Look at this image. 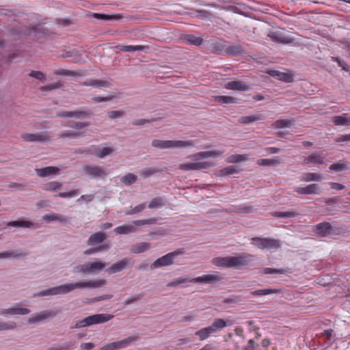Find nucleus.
Wrapping results in <instances>:
<instances>
[{"mask_svg": "<svg viewBox=\"0 0 350 350\" xmlns=\"http://www.w3.org/2000/svg\"><path fill=\"white\" fill-rule=\"evenodd\" d=\"M106 284V280L100 279L98 280H90L79 282L75 283L66 284L58 286L53 287L38 293L37 296H49L56 295H64L71 292L76 288H97Z\"/></svg>", "mask_w": 350, "mask_h": 350, "instance_id": "1", "label": "nucleus"}, {"mask_svg": "<svg viewBox=\"0 0 350 350\" xmlns=\"http://www.w3.org/2000/svg\"><path fill=\"white\" fill-rule=\"evenodd\" d=\"M72 113L76 118H90L92 115L91 110H84L81 108L72 111Z\"/></svg>", "mask_w": 350, "mask_h": 350, "instance_id": "39", "label": "nucleus"}, {"mask_svg": "<svg viewBox=\"0 0 350 350\" xmlns=\"http://www.w3.org/2000/svg\"><path fill=\"white\" fill-rule=\"evenodd\" d=\"M272 215L276 217H283V218H288V217H294L297 215L294 211H286V212H280L275 211L272 213Z\"/></svg>", "mask_w": 350, "mask_h": 350, "instance_id": "47", "label": "nucleus"}, {"mask_svg": "<svg viewBox=\"0 0 350 350\" xmlns=\"http://www.w3.org/2000/svg\"><path fill=\"white\" fill-rule=\"evenodd\" d=\"M347 169V163L344 161H338L329 166V170L336 172H342Z\"/></svg>", "mask_w": 350, "mask_h": 350, "instance_id": "43", "label": "nucleus"}, {"mask_svg": "<svg viewBox=\"0 0 350 350\" xmlns=\"http://www.w3.org/2000/svg\"><path fill=\"white\" fill-rule=\"evenodd\" d=\"M136 180L137 176L132 173H128L121 178V182L126 185L133 184Z\"/></svg>", "mask_w": 350, "mask_h": 350, "instance_id": "40", "label": "nucleus"}, {"mask_svg": "<svg viewBox=\"0 0 350 350\" xmlns=\"http://www.w3.org/2000/svg\"><path fill=\"white\" fill-rule=\"evenodd\" d=\"M294 191L301 195H319L321 189L318 184L313 183L306 187H296Z\"/></svg>", "mask_w": 350, "mask_h": 350, "instance_id": "11", "label": "nucleus"}, {"mask_svg": "<svg viewBox=\"0 0 350 350\" xmlns=\"http://www.w3.org/2000/svg\"><path fill=\"white\" fill-rule=\"evenodd\" d=\"M146 48L147 46L143 45H126L121 46L120 51L126 52H133L135 51H144Z\"/></svg>", "mask_w": 350, "mask_h": 350, "instance_id": "42", "label": "nucleus"}, {"mask_svg": "<svg viewBox=\"0 0 350 350\" xmlns=\"http://www.w3.org/2000/svg\"><path fill=\"white\" fill-rule=\"evenodd\" d=\"M93 16L95 18L105 20V21H111V20L118 21L122 18V16L120 14L107 15V14H104L94 13L93 14Z\"/></svg>", "mask_w": 350, "mask_h": 350, "instance_id": "33", "label": "nucleus"}, {"mask_svg": "<svg viewBox=\"0 0 350 350\" xmlns=\"http://www.w3.org/2000/svg\"><path fill=\"white\" fill-rule=\"evenodd\" d=\"M60 87H61V83L59 81H57V82L43 86L41 88V90H44V91H51V90H53L55 89H57Z\"/></svg>", "mask_w": 350, "mask_h": 350, "instance_id": "60", "label": "nucleus"}, {"mask_svg": "<svg viewBox=\"0 0 350 350\" xmlns=\"http://www.w3.org/2000/svg\"><path fill=\"white\" fill-rule=\"evenodd\" d=\"M83 85L86 86H94L96 88H108L111 85L110 83L108 81L100 79H91L90 81L84 82Z\"/></svg>", "mask_w": 350, "mask_h": 350, "instance_id": "29", "label": "nucleus"}, {"mask_svg": "<svg viewBox=\"0 0 350 350\" xmlns=\"http://www.w3.org/2000/svg\"><path fill=\"white\" fill-rule=\"evenodd\" d=\"M233 322L229 320H224L223 319H215L212 325L210 326L214 329V333L216 332L217 329H222L227 326L232 325Z\"/></svg>", "mask_w": 350, "mask_h": 350, "instance_id": "26", "label": "nucleus"}, {"mask_svg": "<svg viewBox=\"0 0 350 350\" xmlns=\"http://www.w3.org/2000/svg\"><path fill=\"white\" fill-rule=\"evenodd\" d=\"M8 226L13 227L30 228L33 224L31 222L26 221H14L8 222Z\"/></svg>", "mask_w": 350, "mask_h": 350, "instance_id": "46", "label": "nucleus"}, {"mask_svg": "<svg viewBox=\"0 0 350 350\" xmlns=\"http://www.w3.org/2000/svg\"><path fill=\"white\" fill-rule=\"evenodd\" d=\"M108 249H109V245H100V246L97 247L90 248V249L86 250L84 252V254L90 255V254H94V253H96V252H100V251H105V250H107Z\"/></svg>", "mask_w": 350, "mask_h": 350, "instance_id": "51", "label": "nucleus"}, {"mask_svg": "<svg viewBox=\"0 0 350 350\" xmlns=\"http://www.w3.org/2000/svg\"><path fill=\"white\" fill-rule=\"evenodd\" d=\"M200 152L202 159H206L208 157L216 158L219 157L222 154V152L219 150L204 151Z\"/></svg>", "mask_w": 350, "mask_h": 350, "instance_id": "50", "label": "nucleus"}, {"mask_svg": "<svg viewBox=\"0 0 350 350\" xmlns=\"http://www.w3.org/2000/svg\"><path fill=\"white\" fill-rule=\"evenodd\" d=\"M332 122L337 126L350 125V116L343 113L341 116H334Z\"/></svg>", "mask_w": 350, "mask_h": 350, "instance_id": "27", "label": "nucleus"}, {"mask_svg": "<svg viewBox=\"0 0 350 350\" xmlns=\"http://www.w3.org/2000/svg\"><path fill=\"white\" fill-rule=\"evenodd\" d=\"M36 174L40 177L57 174L59 172V169L57 167L49 166L44 168L36 170Z\"/></svg>", "mask_w": 350, "mask_h": 350, "instance_id": "24", "label": "nucleus"}, {"mask_svg": "<svg viewBox=\"0 0 350 350\" xmlns=\"http://www.w3.org/2000/svg\"><path fill=\"white\" fill-rule=\"evenodd\" d=\"M184 40L186 43L195 46H200L203 42V39L201 37H197L192 34L186 35Z\"/></svg>", "mask_w": 350, "mask_h": 350, "instance_id": "34", "label": "nucleus"}, {"mask_svg": "<svg viewBox=\"0 0 350 350\" xmlns=\"http://www.w3.org/2000/svg\"><path fill=\"white\" fill-rule=\"evenodd\" d=\"M281 246V241L278 239L264 238V249L275 250Z\"/></svg>", "mask_w": 350, "mask_h": 350, "instance_id": "25", "label": "nucleus"}, {"mask_svg": "<svg viewBox=\"0 0 350 350\" xmlns=\"http://www.w3.org/2000/svg\"><path fill=\"white\" fill-rule=\"evenodd\" d=\"M43 219L48 222H50L51 221H59L62 224L68 223V219L66 217L61 216L57 213L45 215L43 216Z\"/></svg>", "mask_w": 350, "mask_h": 350, "instance_id": "31", "label": "nucleus"}, {"mask_svg": "<svg viewBox=\"0 0 350 350\" xmlns=\"http://www.w3.org/2000/svg\"><path fill=\"white\" fill-rule=\"evenodd\" d=\"M286 269H273V268H264V273L265 274H286L287 273Z\"/></svg>", "mask_w": 350, "mask_h": 350, "instance_id": "54", "label": "nucleus"}, {"mask_svg": "<svg viewBox=\"0 0 350 350\" xmlns=\"http://www.w3.org/2000/svg\"><path fill=\"white\" fill-rule=\"evenodd\" d=\"M314 232L317 235L325 237L332 234H338L340 230L334 228L329 222H322L315 226Z\"/></svg>", "mask_w": 350, "mask_h": 350, "instance_id": "6", "label": "nucleus"}, {"mask_svg": "<svg viewBox=\"0 0 350 350\" xmlns=\"http://www.w3.org/2000/svg\"><path fill=\"white\" fill-rule=\"evenodd\" d=\"M213 334H214V329L210 326L202 328L196 332V335L198 336L201 340L206 339Z\"/></svg>", "mask_w": 350, "mask_h": 350, "instance_id": "32", "label": "nucleus"}, {"mask_svg": "<svg viewBox=\"0 0 350 350\" xmlns=\"http://www.w3.org/2000/svg\"><path fill=\"white\" fill-rule=\"evenodd\" d=\"M29 75L42 82L46 80L45 75L40 71L32 70Z\"/></svg>", "mask_w": 350, "mask_h": 350, "instance_id": "56", "label": "nucleus"}, {"mask_svg": "<svg viewBox=\"0 0 350 350\" xmlns=\"http://www.w3.org/2000/svg\"><path fill=\"white\" fill-rule=\"evenodd\" d=\"M322 179L323 176L321 174L314 172H308L303 174L301 180L308 183L311 181H321Z\"/></svg>", "mask_w": 350, "mask_h": 350, "instance_id": "28", "label": "nucleus"}, {"mask_svg": "<svg viewBox=\"0 0 350 350\" xmlns=\"http://www.w3.org/2000/svg\"><path fill=\"white\" fill-rule=\"evenodd\" d=\"M22 138L27 142H46L50 139L48 132L43 131L38 133H25Z\"/></svg>", "mask_w": 350, "mask_h": 350, "instance_id": "13", "label": "nucleus"}, {"mask_svg": "<svg viewBox=\"0 0 350 350\" xmlns=\"http://www.w3.org/2000/svg\"><path fill=\"white\" fill-rule=\"evenodd\" d=\"M137 339V336H130L127 338L118 342H113L105 345L102 347L99 350H118L129 346L132 342Z\"/></svg>", "mask_w": 350, "mask_h": 350, "instance_id": "9", "label": "nucleus"}, {"mask_svg": "<svg viewBox=\"0 0 350 350\" xmlns=\"http://www.w3.org/2000/svg\"><path fill=\"white\" fill-rule=\"evenodd\" d=\"M53 73L56 75L72 76V77H78V76L81 75L78 74L75 71L66 70V69L55 70L53 72Z\"/></svg>", "mask_w": 350, "mask_h": 350, "instance_id": "45", "label": "nucleus"}, {"mask_svg": "<svg viewBox=\"0 0 350 350\" xmlns=\"http://www.w3.org/2000/svg\"><path fill=\"white\" fill-rule=\"evenodd\" d=\"M85 173L90 178H104L107 174L100 166H85L83 167Z\"/></svg>", "mask_w": 350, "mask_h": 350, "instance_id": "16", "label": "nucleus"}, {"mask_svg": "<svg viewBox=\"0 0 350 350\" xmlns=\"http://www.w3.org/2000/svg\"><path fill=\"white\" fill-rule=\"evenodd\" d=\"M218 48L216 49L219 53L225 52L230 55H237L241 53L242 49L239 45H229L221 42L217 44Z\"/></svg>", "mask_w": 350, "mask_h": 350, "instance_id": "12", "label": "nucleus"}, {"mask_svg": "<svg viewBox=\"0 0 350 350\" xmlns=\"http://www.w3.org/2000/svg\"><path fill=\"white\" fill-rule=\"evenodd\" d=\"M113 318V315L109 314H97L89 316L84 319L77 322L72 328L78 329L92 325L106 323Z\"/></svg>", "mask_w": 350, "mask_h": 350, "instance_id": "4", "label": "nucleus"}, {"mask_svg": "<svg viewBox=\"0 0 350 350\" xmlns=\"http://www.w3.org/2000/svg\"><path fill=\"white\" fill-rule=\"evenodd\" d=\"M247 159V154H232L226 158V162L228 163H236L246 161Z\"/></svg>", "mask_w": 350, "mask_h": 350, "instance_id": "38", "label": "nucleus"}, {"mask_svg": "<svg viewBox=\"0 0 350 350\" xmlns=\"http://www.w3.org/2000/svg\"><path fill=\"white\" fill-rule=\"evenodd\" d=\"M142 297V295H134L131 297H129L128 299H126L125 300V304L126 305H129L131 304V303L135 301H137V300H139Z\"/></svg>", "mask_w": 350, "mask_h": 350, "instance_id": "64", "label": "nucleus"}, {"mask_svg": "<svg viewBox=\"0 0 350 350\" xmlns=\"http://www.w3.org/2000/svg\"><path fill=\"white\" fill-rule=\"evenodd\" d=\"M260 115H251L241 117L239 119V122L244 124H249L254 122L260 120Z\"/></svg>", "mask_w": 350, "mask_h": 350, "instance_id": "37", "label": "nucleus"}, {"mask_svg": "<svg viewBox=\"0 0 350 350\" xmlns=\"http://www.w3.org/2000/svg\"><path fill=\"white\" fill-rule=\"evenodd\" d=\"M151 245L149 243L142 242L133 245L131 252L133 254H139L146 252Z\"/></svg>", "mask_w": 350, "mask_h": 350, "instance_id": "30", "label": "nucleus"}, {"mask_svg": "<svg viewBox=\"0 0 350 350\" xmlns=\"http://www.w3.org/2000/svg\"><path fill=\"white\" fill-rule=\"evenodd\" d=\"M325 157L321 156L320 154L312 152L307 157H303L304 164H324Z\"/></svg>", "mask_w": 350, "mask_h": 350, "instance_id": "20", "label": "nucleus"}, {"mask_svg": "<svg viewBox=\"0 0 350 350\" xmlns=\"http://www.w3.org/2000/svg\"><path fill=\"white\" fill-rule=\"evenodd\" d=\"M280 163V159L279 157H274L271 159H264V166H276Z\"/></svg>", "mask_w": 350, "mask_h": 350, "instance_id": "52", "label": "nucleus"}, {"mask_svg": "<svg viewBox=\"0 0 350 350\" xmlns=\"http://www.w3.org/2000/svg\"><path fill=\"white\" fill-rule=\"evenodd\" d=\"M78 193H79V191L77 189H76V190H72L69 192L59 193L58 194V196L60 198H72L74 196H77Z\"/></svg>", "mask_w": 350, "mask_h": 350, "instance_id": "58", "label": "nucleus"}, {"mask_svg": "<svg viewBox=\"0 0 350 350\" xmlns=\"http://www.w3.org/2000/svg\"><path fill=\"white\" fill-rule=\"evenodd\" d=\"M274 126L278 129L290 127L293 124L291 120H278L274 122Z\"/></svg>", "mask_w": 350, "mask_h": 350, "instance_id": "48", "label": "nucleus"}, {"mask_svg": "<svg viewBox=\"0 0 350 350\" xmlns=\"http://www.w3.org/2000/svg\"><path fill=\"white\" fill-rule=\"evenodd\" d=\"M29 310L26 308L21 307L20 304H17L14 307L0 310L1 314H20L25 315L29 313Z\"/></svg>", "mask_w": 350, "mask_h": 350, "instance_id": "19", "label": "nucleus"}, {"mask_svg": "<svg viewBox=\"0 0 350 350\" xmlns=\"http://www.w3.org/2000/svg\"><path fill=\"white\" fill-rule=\"evenodd\" d=\"M157 222L156 218H151L148 219H141L133 221L131 224H126L120 226L114 229V231L118 234H126L129 233L134 232L137 230V227L146 225L153 224Z\"/></svg>", "mask_w": 350, "mask_h": 350, "instance_id": "5", "label": "nucleus"}, {"mask_svg": "<svg viewBox=\"0 0 350 350\" xmlns=\"http://www.w3.org/2000/svg\"><path fill=\"white\" fill-rule=\"evenodd\" d=\"M183 253V250H178L177 251L168 253L167 254L162 256L161 258L156 260L151 265L152 269H157L163 266L170 265L173 263L174 259L176 256L182 254Z\"/></svg>", "mask_w": 350, "mask_h": 350, "instance_id": "8", "label": "nucleus"}, {"mask_svg": "<svg viewBox=\"0 0 350 350\" xmlns=\"http://www.w3.org/2000/svg\"><path fill=\"white\" fill-rule=\"evenodd\" d=\"M106 234L102 232H95L92 234L88 239L87 244L90 246H96L106 239Z\"/></svg>", "mask_w": 350, "mask_h": 350, "instance_id": "23", "label": "nucleus"}, {"mask_svg": "<svg viewBox=\"0 0 350 350\" xmlns=\"http://www.w3.org/2000/svg\"><path fill=\"white\" fill-rule=\"evenodd\" d=\"M131 261V258H123V259L118 261L117 262L113 263L111 267H109L107 269V271L109 274H113V273L119 272V271L123 270L124 269H125L126 267L130 263Z\"/></svg>", "mask_w": 350, "mask_h": 350, "instance_id": "18", "label": "nucleus"}, {"mask_svg": "<svg viewBox=\"0 0 350 350\" xmlns=\"http://www.w3.org/2000/svg\"><path fill=\"white\" fill-rule=\"evenodd\" d=\"M163 205V199L161 198H153L148 204L149 208L161 207Z\"/></svg>", "mask_w": 350, "mask_h": 350, "instance_id": "53", "label": "nucleus"}, {"mask_svg": "<svg viewBox=\"0 0 350 350\" xmlns=\"http://www.w3.org/2000/svg\"><path fill=\"white\" fill-rule=\"evenodd\" d=\"M253 259L252 255L243 253L239 256L217 257L213 259L212 262L217 267L241 269L249 265Z\"/></svg>", "mask_w": 350, "mask_h": 350, "instance_id": "2", "label": "nucleus"}, {"mask_svg": "<svg viewBox=\"0 0 350 350\" xmlns=\"http://www.w3.org/2000/svg\"><path fill=\"white\" fill-rule=\"evenodd\" d=\"M89 273H94L101 271L105 267L106 264L102 262H93L88 263Z\"/></svg>", "mask_w": 350, "mask_h": 350, "instance_id": "36", "label": "nucleus"}, {"mask_svg": "<svg viewBox=\"0 0 350 350\" xmlns=\"http://www.w3.org/2000/svg\"><path fill=\"white\" fill-rule=\"evenodd\" d=\"M116 98L115 96H94L93 97L92 101L94 103H100L104 101H109Z\"/></svg>", "mask_w": 350, "mask_h": 350, "instance_id": "61", "label": "nucleus"}, {"mask_svg": "<svg viewBox=\"0 0 350 350\" xmlns=\"http://www.w3.org/2000/svg\"><path fill=\"white\" fill-rule=\"evenodd\" d=\"M57 312L53 310H43L40 312L32 314L28 321L29 323H37L44 319L54 317L57 315Z\"/></svg>", "mask_w": 350, "mask_h": 350, "instance_id": "14", "label": "nucleus"}, {"mask_svg": "<svg viewBox=\"0 0 350 350\" xmlns=\"http://www.w3.org/2000/svg\"><path fill=\"white\" fill-rule=\"evenodd\" d=\"M270 76L285 82H291L293 76L291 74L282 72L276 70H268L266 71Z\"/></svg>", "mask_w": 350, "mask_h": 350, "instance_id": "21", "label": "nucleus"}, {"mask_svg": "<svg viewBox=\"0 0 350 350\" xmlns=\"http://www.w3.org/2000/svg\"><path fill=\"white\" fill-rule=\"evenodd\" d=\"M146 207V204H140L136 206H135L133 208H132L131 211L126 212L127 215H133L137 213L141 212L143 211Z\"/></svg>", "mask_w": 350, "mask_h": 350, "instance_id": "62", "label": "nucleus"}, {"mask_svg": "<svg viewBox=\"0 0 350 350\" xmlns=\"http://www.w3.org/2000/svg\"><path fill=\"white\" fill-rule=\"evenodd\" d=\"M16 327V323L14 322L10 323H0V331L13 329Z\"/></svg>", "mask_w": 350, "mask_h": 350, "instance_id": "59", "label": "nucleus"}, {"mask_svg": "<svg viewBox=\"0 0 350 350\" xmlns=\"http://www.w3.org/2000/svg\"><path fill=\"white\" fill-rule=\"evenodd\" d=\"M191 278H178L174 280L169 282L167 285L168 287L176 286L185 282H191Z\"/></svg>", "mask_w": 350, "mask_h": 350, "instance_id": "49", "label": "nucleus"}, {"mask_svg": "<svg viewBox=\"0 0 350 350\" xmlns=\"http://www.w3.org/2000/svg\"><path fill=\"white\" fill-rule=\"evenodd\" d=\"M214 100L218 103L229 104V103H239V99L230 96H216Z\"/></svg>", "mask_w": 350, "mask_h": 350, "instance_id": "35", "label": "nucleus"}, {"mask_svg": "<svg viewBox=\"0 0 350 350\" xmlns=\"http://www.w3.org/2000/svg\"><path fill=\"white\" fill-rule=\"evenodd\" d=\"M224 88L227 90L239 92H246L250 90V85L241 81H231L224 84Z\"/></svg>", "mask_w": 350, "mask_h": 350, "instance_id": "15", "label": "nucleus"}, {"mask_svg": "<svg viewBox=\"0 0 350 350\" xmlns=\"http://www.w3.org/2000/svg\"><path fill=\"white\" fill-rule=\"evenodd\" d=\"M62 187V184L58 181H51L44 185L43 189L46 191H57Z\"/></svg>", "mask_w": 350, "mask_h": 350, "instance_id": "41", "label": "nucleus"}, {"mask_svg": "<svg viewBox=\"0 0 350 350\" xmlns=\"http://www.w3.org/2000/svg\"><path fill=\"white\" fill-rule=\"evenodd\" d=\"M271 40L278 43L286 44L291 42V39L286 36L284 31L283 30H275L271 31L268 35Z\"/></svg>", "mask_w": 350, "mask_h": 350, "instance_id": "17", "label": "nucleus"}, {"mask_svg": "<svg viewBox=\"0 0 350 350\" xmlns=\"http://www.w3.org/2000/svg\"><path fill=\"white\" fill-rule=\"evenodd\" d=\"M212 165L213 163L209 161L193 162L180 164L178 168L183 171L201 170L207 169Z\"/></svg>", "mask_w": 350, "mask_h": 350, "instance_id": "10", "label": "nucleus"}, {"mask_svg": "<svg viewBox=\"0 0 350 350\" xmlns=\"http://www.w3.org/2000/svg\"><path fill=\"white\" fill-rule=\"evenodd\" d=\"M80 133L77 132H74L72 131L67 130L61 132L59 134V137H76Z\"/></svg>", "mask_w": 350, "mask_h": 350, "instance_id": "57", "label": "nucleus"}, {"mask_svg": "<svg viewBox=\"0 0 350 350\" xmlns=\"http://www.w3.org/2000/svg\"><path fill=\"white\" fill-rule=\"evenodd\" d=\"M151 145L152 147L159 149L173 148H186L193 147L195 145L194 140H152Z\"/></svg>", "mask_w": 350, "mask_h": 350, "instance_id": "3", "label": "nucleus"}, {"mask_svg": "<svg viewBox=\"0 0 350 350\" xmlns=\"http://www.w3.org/2000/svg\"><path fill=\"white\" fill-rule=\"evenodd\" d=\"M113 152V149L111 147H104L102 148L96 146H91L85 149H78L77 152L86 153L90 154H94L99 158H104L105 157L111 154Z\"/></svg>", "mask_w": 350, "mask_h": 350, "instance_id": "7", "label": "nucleus"}, {"mask_svg": "<svg viewBox=\"0 0 350 350\" xmlns=\"http://www.w3.org/2000/svg\"><path fill=\"white\" fill-rule=\"evenodd\" d=\"M237 172V167L234 166H228L220 170L221 176H227Z\"/></svg>", "mask_w": 350, "mask_h": 350, "instance_id": "55", "label": "nucleus"}, {"mask_svg": "<svg viewBox=\"0 0 350 350\" xmlns=\"http://www.w3.org/2000/svg\"><path fill=\"white\" fill-rule=\"evenodd\" d=\"M124 115L123 111H111L108 113V116L110 119H115L121 117Z\"/></svg>", "mask_w": 350, "mask_h": 350, "instance_id": "63", "label": "nucleus"}, {"mask_svg": "<svg viewBox=\"0 0 350 350\" xmlns=\"http://www.w3.org/2000/svg\"><path fill=\"white\" fill-rule=\"evenodd\" d=\"M161 170H159L157 168L154 167H147L143 169L140 172V176L144 178H146L152 175H153L154 173L161 172Z\"/></svg>", "mask_w": 350, "mask_h": 350, "instance_id": "44", "label": "nucleus"}, {"mask_svg": "<svg viewBox=\"0 0 350 350\" xmlns=\"http://www.w3.org/2000/svg\"><path fill=\"white\" fill-rule=\"evenodd\" d=\"M221 280V277L216 275H204L191 278V282L193 283H213Z\"/></svg>", "mask_w": 350, "mask_h": 350, "instance_id": "22", "label": "nucleus"}]
</instances>
